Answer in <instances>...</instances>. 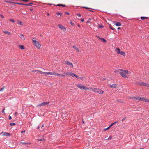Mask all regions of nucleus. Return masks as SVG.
Wrapping results in <instances>:
<instances>
[{
	"label": "nucleus",
	"mask_w": 149,
	"mask_h": 149,
	"mask_svg": "<svg viewBox=\"0 0 149 149\" xmlns=\"http://www.w3.org/2000/svg\"><path fill=\"white\" fill-rule=\"evenodd\" d=\"M119 70L122 71L121 72H119V74L125 78H128V75L131 73L130 72L127 70H123L121 69H119Z\"/></svg>",
	"instance_id": "obj_1"
},
{
	"label": "nucleus",
	"mask_w": 149,
	"mask_h": 149,
	"mask_svg": "<svg viewBox=\"0 0 149 149\" xmlns=\"http://www.w3.org/2000/svg\"><path fill=\"white\" fill-rule=\"evenodd\" d=\"M34 38L32 39V42L34 45L38 49H40L41 47V45H40L39 42L34 40Z\"/></svg>",
	"instance_id": "obj_2"
},
{
	"label": "nucleus",
	"mask_w": 149,
	"mask_h": 149,
	"mask_svg": "<svg viewBox=\"0 0 149 149\" xmlns=\"http://www.w3.org/2000/svg\"><path fill=\"white\" fill-rule=\"evenodd\" d=\"M76 86L81 90H90L89 88H87L86 86L81 84H77L76 85Z\"/></svg>",
	"instance_id": "obj_3"
},
{
	"label": "nucleus",
	"mask_w": 149,
	"mask_h": 149,
	"mask_svg": "<svg viewBox=\"0 0 149 149\" xmlns=\"http://www.w3.org/2000/svg\"><path fill=\"white\" fill-rule=\"evenodd\" d=\"M134 98H135V100H138L139 101L141 100L142 101H146L149 102V100L146 99V98L143 97H135Z\"/></svg>",
	"instance_id": "obj_4"
},
{
	"label": "nucleus",
	"mask_w": 149,
	"mask_h": 149,
	"mask_svg": "<svg viewBox=\"0 0 149 149\" xmlns=\"http://www.w3.org/2000/svg\"><path fill=\"white\" fill-rule=\"evenodd\" d=\"M49 102H44L43 103L39 104L37 105V107H38L39 106H46L48 104H49Z\"/></svg>",
	"instance_id": "obj_5"
},
{
	"label": "nucleus",
	"mask_w": 149,
	"mask_h": 149,
	"mask_svg": "<svg viewBox=\"0 0 149 149\" xmlns=\"http://www.w3.org/2000/svg\"><path fill=\"white\" fill-rule=\"evenodd\" d=\"M1 134H2L3 136H11L10 134V133L4 132H2L1 133Z\"/></svg>",
	"instance_id": "obj_6"
},
{
	"label": "nucleus",
	"mask_w": 149,
	"mask_h": 149,
	"mask_svg": "<svg viewBox=\"0 0 149 149\" xmlns=\"http://www.w3.org/2000/svg\"><path fill=\"white\" fill-rule=\"evenodd\" d=\"M65 64H66L72 67H73V65L69 61H65Z\"/></svg>",
	"instance_id": "obj_7"
},
{
	"label": "nucleus",
	"mask_w": 149,
	"mask_h": 149,
	"mask_svg": "<svg viewBox=\"0 0 149 149\" xmlns=\"http://www.w3.org/2000/svg\"><path fill=\"white\" fill-rule=\"evenodd\" d=\"M52 75H55V76H62L63 77H65V75H64V74H58L56 72H53Z\"/></svg>",
	"instance_id": "obj_8"
},
{
	"label": "nucleus",
	"mask_w": 149,
	"mask_h": 149,
	"mask_svg": "<svg viewBox=\"0 0 149 149\" xmlns=\"http://www.w3.org/2000/svg\"><path fill=\"white\" fill-rule=\"evenodd\" d=\"M58 26L60 29L63 31H65L66 29V28L62 25L58 24Z\"/></svg>",
	"instance_id": "obj_9"
},
{
	"label": "nucleus",
	"mask_w": 149,
	"mask_h": 149,
	"mask_svg": "<svg viewBox=\"0 0 149 149\" xmlns=\"http://www.w3.org/2000/svg\"><path fill=\"white\" fill-rule=\"evenodd\" d=\"M90 89L92 91L97 93V90H99V88H90Z\"/></svg>",
	"instance_id": "obj_10"
},
{
	"label": "nucleus",
	"mask_w": 149,
	"mask_h": 149,
	"mask_svg": "<svg viewBox=\"0 0 149 149\" xmlns=\"http://www.w3.org/2000/svg\"><path fill=\"white\" fill-rule=\"evenodd\" d=\"M138 84L139 85L141 86H146V83L143 82H139L138 83Z\"/></svg>",
	"instance_id": "obj_11"
},
{
	"label": "nucleus",
	"mask_w": 149,
	"mask_h": 149,
	"mask_svg": "<svg viewBox=\"0 0 149 149\" xmlns=\"http://www.w3.org/2000/svg\"><path fill=\"white\" fill-rule=\"evenodd\" d=\"M97 93L99 94H102L103 93L104 91L102 90L99 89V90H97Z\"/></svg>",
	"instance_id": "obj_12"
},
{
	"label": "nucleus",
	"mask_w": 149,
	"mask_h": 149,
	"mask_svg": "<svg viewBox=\"0 0 149 149\" xmlns=\"http://www.w3.org/2000/svg\"><path fill=\"white\" fill-rule=\"evenodd\" d=\"M121 51L120 49L119 48H117L116 49V52L118 54H120Z\"/></svg>",
	"instance_id": "obj_13"
},
{
	"label": "nucleus",
	"mask_w": 149,
	"mask_h": 149,
	"mask_svg": "<svg viewBox=\"0 0 149 149\" xmlns=\"http://www.w3.org/2000/svg\"><path fill=\"white\" fill-rule=\"evenodd\" d=\"M115 25L117 26H120L121 25V23L120 22H115Z\"/></svg>",
	"instance_id": "obj_14"
},
{
	"label": "nucleus",
	"mask_w": 149,
	"mask_h": 149,
	"mask_svg": "<svg viewBox=\"0 0 149 149\" xmlns=\"http://www.w3.org/2000/svg\"><path fill=\"white\" fill-rule=\"evenodd\" d=\"M117 85V84H112L109 85V87L111 88H115L116 87Z\"/></svg>",
	"instance_id": "obj_15"
},
{
	"label": "nucleus",
	"mask_w": 149,
	"mask_h": 149,
	"mask_svg": "<svg viewBox=\"0 0 149 149\" xmlns=\"http://www.w3.org/2000/svg\"><path fill=\"white\" fill-rule=\"evenodd\" d=\"M20 37L22 40H25V38L23 34H21Z\"/></svg>",
	"instance_id": "obj_16"
},
{
	"label": "nucleus",
	"mask_w": 149,
	"mask_h": 149,
	"mask_svg": "<svg viewBox=\"0 0 149 149\" xmlns=\"http://www.w3.org/2000/svg\"><path fill=\"white\" fill-rule=\"evenodd\" d=\"M31 143H28V142H20V145H22V144H23V145H27V144H30Z\"/></svg>",
	"instance_id": "obj_17"
},
{
	"label": "nucleus",
	"mask_w": 149,
	"mask_h": 149,
	"mask_svg": "<svg viewBox=\"0 0 149 149\" xmlns=\"http://www.w3.org/2000/svg\"><path fill=\"white\" fill-rule=\"evenodd\" d=\"M19 47L21 49H25L23 45H20L19 46Z\"/></svg>",
	"instance_id": "obj_18"
},
{
	"label": "nucleus",
	"mask_w": 149,
	"mask_h": 149,
	"mask_svg": "<svg viewBox=\"0 0 149 149\" xmlns=\"http://www.w3.org/2000/svg\"><path fill=\"white\" fill-rule=\"evenodd\" d=\"M70 75L72 76L73 77H76L77 75H76V74H75L74 73H71V74H70Z\"/></svg>",
	"instance_id": "obj_19"
},
{
	"label": "nucleus",
	"mask_w": 149,
	"mask_h": 149,
	"mask_svg": "<svg viewBox=\"0 0 149 149\" xmlns=\"http://www.w3.org/2000/svg\"><path fill=\"white\" fill-rule=\"evenodd\" d=\"M71 72H64V73L65 74L64 75H70V74Z\"/></svg>",
	"instance_id": "obj_20"
},
{
	"label": "nucleus",
	"mask_w": 149,
	"mask_h": 149,
	"mask_svg": "<svg viewBox=\"0 0 149 149\" xmlns=\"http://www.w3.org/2000/svg\"><path fill=\"white\" fill-rule=\"evenodd\" d=\"M120 54L123 55V56H125V52L123 51H122L120 52Z\"/></svg>",
	"instance_id": "obj_21"
},
{
	"label": "nucleus",
	"mask_w": 149,
	"mask_h": 149,
	"mask_svg": "<svg viewBox=\"0 0 149 149\" xmlns=\"http://www.w3.org/2000/svg\"><path fill=\"white\" fill-rule=\"evenodd\" d=\"M45 140V139H37V141H42Z\"/></svg>",
	"instance_id": "obj_22"
},
{
	"label": "nucleus",
	"mask_w": 149,
	"mask_h": 149,
	"mask_svg": "<svg viewBox=\"0 0 149 149\" xmlns=\"http://www.w3.org/2000/svg\"><path fill=\"white\" fill-rule=\"evenodd\" d=\"M18 24L19 25H22V23L21 21H18L17 22Z\"/></svg>",
	"instance_id": "obj_23"
},
{
	"label": "nucleus",
	"mask_w": 149,
	"mask_h": 149,
	"mask_svg": "<svg viewBox=\"0 0 149 149\" xmlns=\"http://www.w3.org/2000/svg\"><path fill=\"white\" fill-rule=\"evenodd\" d=\"M33 3H29L28 4H23V5H26V6H32V5Z\"/></svg>",
	"instance_id": "obj_24"
},
{
	"label": "nucleus",
	"mask_w": 149,
	"mask_h": 149,
	"mask_svg": "<svg viewBox=\"0 0 149 149\" xmlns=\"http://www.w3.org/2000/svg\"><path fill=\"white\" fill-rule=\"evenodd\" d=\"M141 18L142 20H144L148 18L146 17H141Z\"/></svg>",
	"instance_id": "obj_25"
},
{
	"label": "nucleus",
	"mask_w": 149,
	"mask_h": 149,
	"mask_svg": "<svg viewBox=\"0 0 149 149\" xmlns=\"http://www.w3.org/2000/svg\"><path fill=\"white\" fill-rule=\"evenodd\" d=\"M4 32L5 33L7 34H8V35H10V32H9L8 31H4Z\"/></svg>",
	"instance_id": "obj_26"
},
{
	"label": "nucleus",
	"mask_w": 149,
	"mask_h": 149,
	"mask_svg": "<svg viewBox=\"0 0 149 149\" xmlns=\"http://www.w3.org/2000/svg\"><path fill=\"white\" fill-rule=\"evenodd\" d=\"M111 127L109 126L107 128H105V129H104L103 130L104 131H106L107 130H108L109 129L110 127Z\"/></svg>",
	"instance_id": "obj_27"
},
{
	"label": "nucleus",
	"mask_w": 149,
	"mask_h": 149,
	"mask_svg": "<svg viewBox=\"0 0 149 149\" xmlns=\"http://www.w3.org/2000/svg\"><path fill=\"white\" fill-rule=\"evenodd\" d=\"M135 97H137L136 96H132V97H128V98L130 99H135V98H135Z\"/></svg>",
	"instance_id": "obj_28"
},
{
	"label": "nucleus",
	"mask_w": 149,
	"mask_h": 149,
	"mask_svg": "<svg viewBox=\"0 0 149 149\" xmlns=\"http://www.w3.org/2000/svg\"><path fill=\"white\" fill-rule=\"evenodd\" d=\"M10 125L11 126H13L15 125H16V124L15 123H10Z\"/></svg>",
	"instance_id": "obj_29"
},
{
	"label": "nucleus",
	"mask_w": 149,
	"mask_h": 149,
	"mask_svg": "<svg viewBox=\"0 0 149 149\" xmlns=\"http://www.w3.org/2000/svg\"><path fill=\"white\" fill-rule=\"evenodd\" d=\"M73 48L75 49L77 51H79V49H78L75 46H73Z\"/></svg>",
	"instance_id": "obj_30"
},
{
	"label": "nucleus",
	"mask_w": 149,
	"mask_h": 149,
	"mask_svg": "<svg viewBox=\"0 0 149 149\" xmlns=\"http://www.w3.org/2000/svg\"><path fill=\"white\" fill-rule=\"evenodd\" d=\"M117 122H115L113 123H112L110 126L111 127L113 125L117 123Z\"/></svg>",
	"instance_id": "obj_31"
},
{
	"label": "nucleus",
	"mask_w": 149,
	"mask_h": 149,
	"mask_svg": "<svg viewBox=\"0 0 149 149\" xmlns=\"http://www.w3.org/2000/svg\"><path fill=\"white\" fill-rule=\"evenodd\" d=\"M37 72H39L40 73L43 74V72H42V71H40V70H37Z\"/></svg>",
	"instance_id": "obj_32"
},
{
	"label": "nucleus",
	"mask_w": 149,
	"mask_h": 149,
	"mask_svg": "<svg viewBox=\"0 0 149 149\" xmlns=\"http://www.w3.org/2000/svg\"><path fill=\"white\" fill-rule=\"evenodd\" d=\"M112 138V136H110L109 138L107 139V140L111 139Z\"/></svg>",
	"instance_id": "obj_33"
},
{
	"label": "nucleus",
	"mask_w": 149,
	"mask_h": 149,
	"mask_svg": "<svg viewBox=\"0 0 149 149\" xmlns=\"http://www.w3.org/2000/svg\"><path fill=\"white\" fill-rule=\"evenodd\" d=\"M109 27L112 30H114V29L113 28L111 25H110Z\"/></svg>",
	"instance_id": "obj_34"
},
{
	"label": "nucleus",
	"mask_w": 149,
	"mask_h": 149,
	"mask_svg": "<svg viewBox=\"0 0 149 149\" xmlns=\"http://www.w3.org/2000/svg\"><path fill=\"white\" fill-rule=\"evenodd\" d=\"M76 78H77L78 79H82V78L81 77L77 75L76 77Z\"/></svg>",
	"instance_id": "obj_35"
},
{
	"label": "nucleus",
	"mask_w": 149,
	"mask_h": 149,
	"mask_svg": "<svg viewBox=\"0 0 149 149\" xmlns=\"http://www.w3.org/2000/svg\"><path fill=\"white\" fill-rule=\"evenodd\" d=\"M57 14L58 15H59L60 16H61V15H62V13H58V12L57 13Z\"/></svg>",
	"instance_id": "obj_36"
},
{
	"label": "nucleus",
	"mask_w": 149,
	"mask_h": 149,
	"mask_svg": "<svg viewBox=\"0 0 149 149\" xmlns=\"http://www.w3.org/2000/svg\"><path fill=\"white\" fill-rule=\"evenodd\" d=\"M103 27V26L102 25H99V27L100 28H102Z\"/></svg>",
	"instance_id": "obj_37"
},
{
	"label": "nucleus",
	"mask_w": 149,
	"mask_h": 149,
	"mask_svg": "<svg viewBox=\"0 0 149 149\" xmlns=\"http://www.w3.org/2000/svg\"><path fill=\"white\" fill-rule=\"evenodd\" d=\"M9 20L13 23H14L15 22V21L13 19H10Z\"/></svg>",
	"instance_id": "obj_38"
},
{
	"label": "nucleus",
	"mask_w": 149,
	"mask_h": 149,
	"mask_svg": "<svg viewBox=\"0 0 149 149\" xmlns=\"http://www.w3.org/2000/svg\"><path fill=\"white\" fill-rule=\"evenodd\" d=\"M102 40L103 42H105L106 41V40L104 39L103 38H102Z\"/></svg>",
	"instance_id": "obj_39"
},
{
	"label": "nucleus",
	"mask_w": 149,
	"mask_h": 149,
	"mask_svg": "<svg viewBox=\"0 0 149 149\" xmlns=\"http://www.w3.org/2000/svg\"><path fill=\"white\" fill-rule=\"evenodd\" d=\"M53 72H49L47 73V74H51L52 75Z\"/></svg>",
	"instance_id": "obj_40"
},
{
	"label": "nucleus",
	"mask_w": 149,
	"mask_h": 149,
	"mask_svg": "<svg viewBox=\"0 0 149 149\" xmlns=\"http://www.w3.org/2000/svg\"><path fill=\"white\" fill-rule=\"evenodd\" d=\"M4 88V86L3 88H1L0 90V91H2L3 90Z\"/></svg>",
	"instance_id": "obj_41"
},
{
	"label": "nucleus",
	"mask_w": 149,
	"mask_h": 149,
	"mask_svg": "<svg viewBox=\"0 0 149 149\" xmlns=\"http://www.w3.org/2000/svg\"><path fill=\"white\" fill-rule=\"evenodd\" d=\"M146 86L147 87H149V84L146 83Z\"/></svg>",
	"instance_id": "obj_42"
},
{
	"label": "nucleus",
	"mask_w": 149,
	"mask_h": 149,
	"mask_svg": "<svg viewBox=\"0 0 149 149\" xmlns=\"http://www.w3.org/2000/svg\"><path fill=\"white\" fill-rule=\"evenodd\" d=\"M37 70H33L32 71V72H38L37 71Z\"/></svg>",
	"instance_id": "obj_43"
},
{
	"label": "nucleus",
	"mask_w": 149,
	"mask_h": 149,
	"mask_svg": "<svg viewBox=\"0 0 149 149\" xmlns=\"http://www.w3.org/2000/svg\"><path fill=\"white\" fill-rule=\"evenodd\" d=\"M77 15L79 17H81V15L80 14H77Z\"/></svg>",
	"instance_id": "obj_44"
},
{
	"label": "nucleus",
	"mask_w": 149,
	"mask_h": 149,
	"mask_svg": "<svg viewBox=\"0 0 149 149\" xmlns=\"http://www.w3.org/2000/svg\"><path fill=\"white\" fill-rule=\"evenodd\" d=\"M5 110V109L4 108V109H3L2 110V113H4V114H5V112H4Z\"/></svg>",
	"instance_id": "obj_45"
},
{
	"label": "nucleus",
	"mask_w": 149,
	"mask_h": 149,
	"mask_svg": "<svg viewBox=\"0 0 149 149\" xmlns=\"http://www.w3.org/2000/svg\"><path fill=\"white\" fill-rule=\"evenodd\" d=\"M126 117H125L123 119H122V120H121L122 121H124L126 119Z\"/></svg>",
	"instance_id": "obj_46"
},
{
	"label": "nucleus",
	"mask_w": 149,
	"mask_h": 149,
	"mask_svg": "<svg viewBox=\"0 0 149 149\" xmlns=\"http://www.w3.org/2000/svg\"><path fill=\"white\" fill-rule=\"evenodd\" d=\"M25 132H26L25 130L22 131L21 132V133H24Z\"/></svg>",
	"instance_id": "obj_47"
},
{
	"label": "nucleus",
	"mask_w": 149,
	"mask_h": 149,
	"mask_svg": "<svg viewBox=\"0 0 149 149\" xmlns=\"http://www.w3.org/2000/svg\"><path fill=\"white\" fill-rule=\"evenodd\" d=\"M6 2H8V3H13V2H10V1H5Z\"/></svg>",
	"instance_id": "obj_48"
},
{
	"label": "nucleus",
	"mask_w": 149,
	"mask_h": 149,
	"mask_svg": "<svg viewBox=\"0 0 149 149\" xmlns=\"http://www.w3.org/2000/svg\"><path fill=\"white\" fill-rule=\"evenodd\" d=\"M57 6H62V4H59L57 5Z\"/></svg>",
	"instance_id": "obj_49"
},
{
	"label": "nucleus",
	"mask_w": 149,
	"mask_h": 149,
	"mask_svg": "<svg viewBox=\"0 0 149 149\" xmlns=\"http://www.w3.org/2000/svg\"><path fill=\"white\" fill-rule=\"evenodd\" d=\"M11 119H12V117L10 116H9V120H11Z\"/></svg>",
	"instance_id": "obj_50"
},
{
	"label": "nucleus",
	"mask_w": 149,
	"mask_h": 149,
	"mask_svg": "<svg viewBox=\"0 0 149 149\" xmlns=\"http://www.w3.org/2000/svg\"><path fill=\"white\" fill-rule=\"evenodd\" d=\"M22 1H25L26 2H28L29 1L28 0H22Z\"/></svg>",
	"instance_id": "obj_51"
},
{
	"label": "nucleus",
	"mask_w": 149,
	"mask_h": 149,
	"mask_svg": "<svg viewBox=\"0 0 149 149\" xmlns=\"http://www.w3.org/2000/svg\"><path fill=\"white\" fill-rule=\"evenodd\" d=\"M97 37L100 40H102V38H101L99 36H97Z\"/></svg>",
	"instance_id": "obj_52"
},
{
	"label": "nucleus",
	"mask_w": 149,
	"mask_h": 149,
	"mask_svg": "<svg viewBox=\"0 0 149 149\" xmlns=\"http://www.w3.org/2000/svg\"><path fill=\"white\" fill-rule=\"evenodd\" d=\"M0 16L2 18H4V17L2 15H0Z\"/></svg>",
	"instance_id": "obj_53"
},
{
	"label": "nucleus",
	"mask_w": 149,
	"mask_h": 149,
	"mask_svg": "<svg viewBox=\"0 0 149 149\" xmlns=\"http://www.w3.org/2000/svg\"><path fill=\"white\" fill-rule=\"evenodd\" d=\"M84 8L86 9H88L90 8H89L87 7H84Z\"/></svg>",
	"instance_id": "obj_54"
},
{
	"label": "nucleus",
	"mask_w": 149,
	"mask_h": 149,
	"mask_svg": "<svg viewBox=\"0 0 149 149\" xmlns=\"http://www.w3.org/2000/svg\"><path fill=\"white\" fill-rule=\"evenodd\" d=\"M118 72V70H115L114 71V72H115V73H117V72Z\"/></svg>",
	"instance_id": "obj_55"
},
{
	"label": "nucleus",
	"mask_w": 149,
	"mask_h": 149,
	"mask_svg": "<svg viewBox=\"0 0 149 149\" xmlns=\"http://www.w3.org/2000/svg\"><path fill=\"white\" fill-rule=\"evenodd\" d=\"M17 114V112H15V114H14L16 116Z\"/></svg>",
	"instance_id": "obj_56"
},
{
	"label": "nucleus",
	"mask_w": 149,
	"mask_h": 149,
	"mask_svg": "<svg viewBox=\"0 0 149 149\" xmlns=\"http://www.w3.org/2000/svg\"><path fill=\"white\" fill-rule=\"evenodd\" d=\"M62 6H63V7H65V6H66L65 5H62Z\"/></svg>",
	"instance_id": "obj_57"
},
{
	"label": "nucleus",
	"mask_w": 149,
	"mask_h": 149,
	"mask_svg": "<svg viewBox=\"0 0 149 149\" xmlns=\"http://www.w3.org/2000/svg\"><path fill=\"white\" fill-rule=\"evenodd\" d=\"M65 14H67L68 15H69V13H67V12H66L65 13Z\"/></svg>",
	"instance_id": "obj_58"
},
{
	"label": "nucleus",
	"mask_w": 149,
	"mask_h": 149,
	"mask_svg": "<svg viewBox=\"0 0 149 149\" xmlns=\"http://www.w3.org/2000/svg\"><path fill=\"white\" fill-rule=\"evenodd\" d=\"M47 73H48V72H43V74H47Z\"/></svg>",
	"instance_id": "obj_59"
},
{
	"label": "nucleus",
	"mask_w": 149,
	"mask_h": 149,
	"mask_svg": "<svg viewBox=\"0 0 149 149\" xmlns=\"http://www.w3.org/2000/svg\"><path fill=\"white\" fill-rule=\"evenodd\" d=\"M47 15L48 16H49L50 15V14H49V13H47Z\"/></svg>",
	"instance_id": "obj_60"
},
{
	"label": "nucleus",
	"mask_w": 149,
	"mask_h": 149,
	"mask_svg": "<svg viewBox=\"0 0 149 149\" xmlns=\"http://www.w3.org/2000/svg\"><path fill=\"white\" fill-rule=\"evenodd\" d=\"M40 128V126H38L37 127V129H39Z\"/></svg>",
	"instance_id": "obj_61"
},
{
	"label": "nucleus",
	"mask_w": 149,
	"mask_h": 149,
	"mask_svg": "<svg viewBox=\"0 0 149 149\" xmlns=\"http://www.w3.org/2000/svg\"><path fill=\"white\" fill-rule=\"evenodd\" d=\"M121 29V28H120V27H118V28H117L118 29V30H119V29Z\"/></svg>",
	"instance_id": "obj_62"
},
{
	"label": "nucleus",
	"mask_w": 149,
	"mask_h": 149,
	"mask_svg": "<svg viewBox=\"0 0 149 149\" xmlns=\"http://www.w3.org/2000/svg\"><path fill=\"white\" fill-rule=\"evenodd\" d=\"M71 24L72 25V26L73 25V24H73L72 23V22L71 23Z\"/></svg>",
	"instance_id": "obj_63"
},
{
	"label": "nucleus",
	"mask_w": 149,
	"mask_h": 149,
	"mask_svg": "<svg viewBox=\"0 0 149 149\" xmlns=\"http://www.w3.org/2000/svg\"><path fill=\"white\" fill-rule=\"evenodd\" d=\"M84 21V19H81V22H83V21Z\"/></svg>",
	"instance_id": "obj_64"
}]
</instances>
